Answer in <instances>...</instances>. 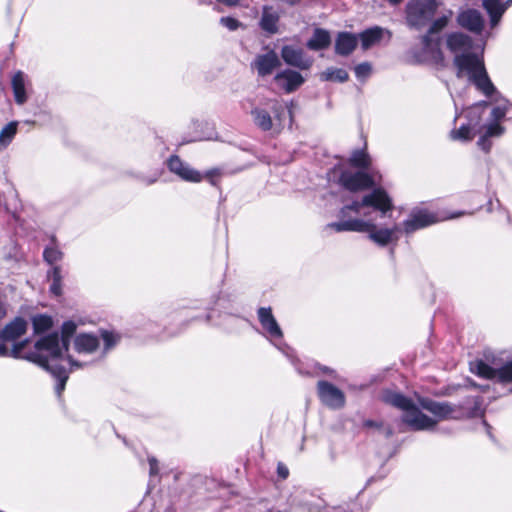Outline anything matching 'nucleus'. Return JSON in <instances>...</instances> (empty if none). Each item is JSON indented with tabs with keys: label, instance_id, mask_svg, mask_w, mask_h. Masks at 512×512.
Instances as JSON below:
<instances>
[{
	"label": "nucleus",
	"instance_id": "1",
	"mask_svg": "<svg viewBox=\"0 0 512 512\" xmlns=\"http://www.w3.org/2000/svg\"><path fill=\"white\" fill-rule=\"evenodd\" d=\"M472 38L462 32H451L445 35V46L454 54L453 64L458 78L467 77L485 96L496 92L491 82L481 56L470 52Z\"/></svg>",
	"mask_w": 512,
	"mask_h": 512
},
{
	"label": "nucleus",
	"instance_id": "2",
	"mask_svg": "<svg viewBox=\"0 0 512 512\" xmlns=\"http://www.w3.org/2000/svg\"><path fill=\"white\" fill-rule=\"evenodd\" d=\"M382 400L400 409L403 412L402 421L416 431L432 430L439 421L451 419L455 413V407L448 402L418 397L419 405L435 417L430 418L422 413L410 398L391 390L383 391Z\"/></svg>",
	"mask_w": 512,
	"mask_h": 512
},
{
	"label": "nucleus",
	"instance_id": "3",
	"mask_svg": "<svg viewBox=\"0 0 512 512\" xmlns=\"http://www.w3.org/2000/svg\"><path fill=\"white\" fill-rule=\"evenodd\" d=\"M25 357L28 361L49 371L58 380L56 385L58 395L65 389L68 379V373L63 362L68 363L71 367H80V364L73 361L69 356H61L57 335H48L37 341L34 349Z\"/></svg>",
	"mask_w": 512,
	"mask_h": 512
},
{
	"label": "nucleus",
	"instance_id": "4",
	"mask_svg": "<svg viewBox=\"0 0 512 512\" xmlns=\"http://www.w3.org/2000/svg\"><path fill=\"white\" fill-rule=\"evenodd\" d=\"M327 228H331L336 232H366L368 233V238L381 247L387 246L391 242H396L399 239L398 233L400 231V227L397 224L392 227L378 228L373 222L358 218L331 223L327 225Z\"/></svg>",
	"mask_w": 512,
	"mask_h": 512
},
{
	"label": "nucleus",
	"instance_id": "5",
	"mask_svg": "<svg viewBox=\"0 0 512 512\" xmlns=\"http://www.w3.org/2000/svg\"><path fill=\"white\" fill-rule=\"evenodd\" d=\"M453 16V11L448 10L444 15L435 19L427 33L422 37L423 52L428 60L432 63L445 67L446 61L442 51V41L439 33L447 27L450 19Z\"/></svg>",
	"mask_w": 512,
	"mask_h": 512
},
{
	"label": "nucleus",
	"instance_id": "6",
	"mask_svg": "<svg viewBox=\"0 0 512 512\" xmlns=\"http://www.w3.org/2000/svg\"><path fill=\"white\" fill-rule=\"evenodd\" d=\"M364 207H373L382 214H385L392 209V201L384 189L377 188L370 194L365 195L361 201H355L350 205L344 206L340 211V217L345 218L348 215V211H353L360 215Z\"/></svg>",
	"mask_w": 512,
	"mask_h": 512
},
{
	"label": "nucleus",
	"instance_id": "7",
	"mask_svg": "<svg viewBox=\"0 0 512 512\" xmlns=\"http://www.w3.org/2000/svg\"><path fill=\"white\" fill-rule=\"evenodd\" d=\"M436 0H411L406 5V20L409 26L420 28L425 26L437 11Z\"/></svg>",
	"mask_w": 512,
	"mask_h": 512
},
{
	"label": "nucleus",
	"instance_id": "8",
	"mask_svg": "<svg viewBox=\"0 0 512 512\" xmlns=\"http://www.w3.org/2000/svg\"><path fill=\"white\" fill-rule=\"evenodd\" d=\"M470 371L484 379L494 380L501 383L512 382V360L501 368H494L483 360H475L470 363Z\"/></svg>",
	"mask_w": 512,
	"mask_h": 512
},
{
	"label": "nucleus",
	"instance_id": "9",
	"mask_svg": "<svg viewBox=\"0 0 512 512\" xmlns=\"http://www.w3.org/2000/svg\"><path fill=\"white\" fill-rule=\"evenodd\" d=\"M340 184L347 190L355 192L374 186L375 181L371 175L364 171H342L339 177Z\"/></svg>",
	"mask_w": 512,
	"mask_h": 512
},
{
	"label": "nucleus",
	"instance_id": "10",
	"mask_svg": "<svg viewBox=\"0 0 512 512\" xmlns=\"http://www.w3.org/2000/svg\"><path fill=\"white\" fill-rule=\"evenodd\" d=\"M320 400L333 409L342 408L345 404V395L333 384L327 381H319L317 384Z\"/></svg>",
	"mask_w": 512,
	"mask_h": 512
},
{
	"label": "nucleus",
	"instance_id": "11",
	"mask_svg": "<svg viewBox=\"0 0 512 512\" xmlns=\"http://www.w3.org/2000/svg\"><path fill=\"white\" fill-rule=\"evenodd\" d=\"M457 23L470 32L480 34L484 28V18L475 9L462 10L457 15Z\"/></svg>",
	"mask_w": 512,
	"mask_h": 512
},
{
	"label": "nucleus",
	"instance_id": "12",
	"mask_svg": "<svg viewBox=\"0 0 512 512\" xmlns=\"http://www.w3.org/2000/svg\"><path fill=\"white\" fill-rule=\"evenodd\" d=\"M281 57L286 64L302 70L309 69L313 62L310 57L304 54L302 49L290 45L282 47Z\"/></svg>",
	"mask_w": 512,
	"mask_h": 512
},
{
	"label": "nucleus",
	"instance_id": "13",
	"mask_svg": "<svg viewBox=\"0 0 512 512\" xmlns=\"http://www.w3.org/2000/svg\"><path fill=\"white\" fill-rule=\"evenodd\" d=\"M438 221L436 215L426 210H415L410 217L403 222V229L406 233H412L418 229L427 227Z\"/></svg>",
	"mask_w": 512,
	"mask_h": 512
},
{
	"label": "nucleus",
	"instance_id": "14",
	"mask_svg": "<svg viewBox=\"0 0 512 512\" xmlns=\"http://www.w3.org/2000/svg\"><path fill=\"white\" fill-rule=\"evenodd\" d=\"M168 167L172 173L178 175L185 181L198 183L203 179L202 174L199 171L191 168L188 164L181 161L178 156H172L168 160Z\"/></svg>",
	"mask_w": 512,
	"mask_h": 512
},
{
	"label": "nucleus",
	"instance_id": "15",
	"mask_svg": "<svg viewBox=\"0 0 512 512\" xmlns=\"http://www.w3.org/2000/svg\"><path fill=\"white\" fill-rule=\"evenodd\" d=\"M274 82L277 87L284 90L286 93H291L304 83V78L299 72L286 69L275 75Z\"/></svg>",
	"mask_w": 512,
	"mask_h": 512
},
{
	"label": "nucleus",
	"instance_id": "16",
	"mask_svg": "<svg viewBox=\"0 0 512 512\" xmlns=\"http://www.w3.org/2000/svg\"><path fill=\"white\" fill-rule=\"evenodd\" d=\"M280 64L277 53L270 50L265 54L257 55L252 63V67L256 69L259 76L265 77L270 75Z\"/></svg>",
	"mask_w": 512,
	"mask_h": 512
},
{
	"label": "nucleus",
	"instance_id": "17",
	"mask_svg": "<svg viewBox=\"0 0 512 512\" xmlns=\"http://www.w3.org/2000/svg\"><path fill=\"white\" fill-rule=\"evenodd\" d=\"M258 318L261 326L270 338L281 339L283 337L282 330L272 314L270 307H261L258 309Z\"/></svg>",
	"mask_w": 512,
	"mask_h": 512
},
{
	"label": "nucleus",
	"instance_id": "18",
	"mask_svg": "<svg viewBox=\"0 0 512 512\" xmlns=\"http://www.w3.org/2000/svg\"><path fill=\"white\" fill-rule=\"evenodd\" d=\"M358 44V37L350 32L338 33L335 40V52L341 56L351 54Z\"/></svg>",
	"mask_w": 512,
	"mask_h": 512
},
{
	"label": "nucleus",
	"instance_id": "19",
	"mask_svg": "<svg viewBox=\"0 0 512 512\" xmlns=\"http://www.w3.org/2000/svg\"><path fill=\"white\" fill-rule=\"evenodd\" d=\"M482 5L490 17L491 27H495L507 9L501 0H483Z\"/></svg>",
	"mask_w": 512,
	"mask_h": 512
},
{
	"label": "nucleus",
	"instance_id": "20",
	"mask_svg": "<svg viewBox=\"0 0 512 512\" xmlns=\"http://www.w3.org/2000/svg\"><path fill=\"white\" fill-rule=\"evenodd\" d=\"M483 129L484 133L479 138L477 145L485 152H489L491 148L489 138L501 136L504 133V127L498 123H488Z\"/></svg>",
	"mask_w": 512,
	"mask_h": 512
},
{
	"label": "nucleus",
	"instance_id": "21",
	"mask_svg": "<svg viewBox=\"0 0 512 512\" xmlns=\"http://www.w3.org/2000/svg\"><path fill=\"white\" fill-rule=\"evenodd\" d=\"M26 329L27 322L23 318L17 317L4 327L1 337L4 340L12 341L22 336Z\"/></svg>",
	"mask_w": 512,
	"mask_h": 512
},
{
	"label": "nucleus",
	"instance_id": "22",
	"mask_svg": "<svg viewBox=\"0 0 512 512\" xmlns=\"http://www.w3.org/2000/svg\"><path fill=\"white\" fill-rule=\"evenodd\" d=\"M279 14L272 7H264L260 20V27L269 34L278 32Z\"/></svg>",
	"mask_w": 512,
	"mask_h": 512
},
{
	"label": "nucleus",
	"instance_id": "23",
	"mask_svg": "<svg viewBox=\"0 0 512 512\" xmlns=\"http://www.w3.org/2000/svg\"><path fill=\"white\" fill-rule=\"evenodd\" d=\"M330 43V33L325 29L316 28L306 45L310 50L319 51L328 48Z\"/></svg>",
	"mask_w": 512,
	"mask_h": 512
},
{
	"label": "nucleus",
	"instance_id": "24",
	"mask_svg": "<svg viewBox=\"0 0 512 512\" xmlns=\"http://www.w3.org/2000/svg\"><path fill=\"white\" fill-rule=\"evenodd\" d=\"M384 33L385 30L383 28L375 26L360 33L358 40L361 41L362 48L367 50L370 47L378 44L381 41Z\"/></svg>",
	"mask_w": 512,
	"mask_h": 512
},
{
	"label": "nucleus",
	"instance_id": "25",
	"mask_svg": "<svg viewBox=\"0 0 512 512\" xmlns=\"http://www.w3.org/2000/svg\"><path fill=\"white\" fill-rule=\"evenodd\" d=\"M25 75L22 71L16 72L11 81L14 98L17 104L22 105L26 102L27 96L25 91Z\"/></svg>",
	"mask_w": 512,
	"mask_h": 512
},
{
	"label": "nucleus",
	"instance_id": "26",
	"mask_svg": "<svg viewBox=\"0 0 512 512\" xmlns=\"http://www.w3.org/2000/svg\"><path fill=\"white\" fill-rule=\"evenodd\" d=\"M98 345V338L90 334H81L75 339V349L79 353H92Z\"/></svg>",
	"mask_w": 512,
	"mask_h": 512
},
{
	"label": "nucleus",
	"instance_id": "27",
	"mask_svg": "<svg viewBox=\"0 0 512 512\" xmlns=\"http://www.w3.org/2000/svg\"><path fill=\"white\" fill-rule=\"evenodd\" d=\"M76 331V324L73 321L64 322L62 325V335L61 339L58 338L59 347L61 349V356H63V351H68V345L70 338ZM59 337L58 334H56Z\"/></svg>",
	"mask_w": 512,
	"mask_h": 512
},
{
	"label": "nucleus",
	"instance_id": "28",
	"mask_svg": "<svg viewBox=\"0 0 512 512\" xmlns=\"http://www.w3.org/2000/svg\"><path fill=\"white\" fill-rule=\"evenodd\" d=\"M251 115L253 117V121L254 123L262 130L264 131H268L272 128V119H271V116L270 114L264 110V109H260V108H254L252 111H251Z\"/></svg>",
	"mask_w": 512,
	"mask_h": 512
},
{
	"label": "nucleus",
	"instance_id": "29",
	"mask_svg": "<svg viewBox=\"0 0 512 512\" xmlns=\"http://www.w3.org/2000/svg\"><path fill=\"white\" fill-rule=\"evenodd\" d=\"M17 132V122L8 123L0 131V151L5 149L13 140Z\"/></svg>",
	"mask_w": 512,
	"mask_h": 512
},
{
	"label": "nucleus",
	"instance_id": "30",
	"mask_svg": "<svg viewBox=\"0 0 512 512\" xmlns=\"http://www.w3.org/2000/svg\"><path fill=\"white\" fill-rule=\"evenodd\" d=\"M348 78L347 71L341 68H328L321 74V79L325 81L345 82Z\"/></svg>",
	"mask_w": 512,
	"mask_h": 512
},
{
	"label": "nucleus",
	"instance_id": "31",
	"mask_svg": "<svg viewBox=\"0 0 512 512\" xmlns=\"http://www.w3.org/2000/svg\"><path fill=\"white\" fill-rule=\"evenodd\" d=\"M349 163L354 167L367 169L371 164V159L364 150H355L349 158Z\"/></svg>",
	"mask_w": 512,
	"mask_h": 512
},
{
	"label": "nucleus",
	"instance_id": "32",
	"mask_svg": "<svg viewBox=\"0 0 512 512\" xmlns=\"http://www.w3.org/2000/svg\"><path fill=\"white\" fill-rule=\"evenodd\" d=\"M24 346H25V342L14 344L13 348L11 350H9L4 344H0V356L1 357L11 356L14 358H22V359L27 360V358L25 356H27L30 352L24 353L23 352Z\"/></svg>",
	"mask_w": 512,
	"mask_h": 512
},
{
	"label": "nucleus",
	"instance_id": "33",
	"mask_svg": "<svg viewBox=\"0 0 512 512\" xmlns=\"http://www.w3.org/2000/svg\"><path fill=\"white\" fill-rule=\"evenodd\" d=\"M32 324L35 333H43L52 327L53 321L50 316L37 315L33 317Z\"/></svg>",
	"mask_w": 512,
	"mask_h": 512
},
{
	"label": "nucleus",
	"instance_id": "34",
	"mask_svg": "<svg viewBox=\"0 0 512 512\" xmlns=\"http://www.w3.org/2000/svg\"><path fill=\"white\" fill-rule=\"evenodd\" d=\"M450 137L453 140L470 141L473 138V134L469 125H462L459 129L452 130Z\"/></svg>",
	"mask_w": 512,
	"mask_h": 512
},
{
	"label": "nucleus",
	"instance_id": "35",
	"mask_svg": "<svg viewBox=\"0 0 512 512\" xmlns=\"http://www.w3.org/2000/svg\"><path fill=\"white\" fill-rule=\"evenodd\" d=\"M508 105L506 103L499 104L496 107H494L490 114V122L489 123H498L500 124V121L504 119V117L507 114Z\"/></svg>",
	"mask_w": 512,
	"mask_h": 512
},
{
	"label": "nucleus",
	"instance_id": "36",
	"mask_svg": "<svg viewBox=\"0 0 512 512\" xmlns=\"http://www.w3.org/2000/svg\"><path fill=\"white\" fill-rule=\"evenodd\" d=\"M43 256L49 264H53L62 259L63 253L57 247H50L44 250Z\"/></svg>",
	"mask_w": 512,
	"mask_h": 512
},
{
	"label": "nucleus",
	"instance_id": "37",
	"mask_svg": "<svg viewBox=\"0 0 512 512\" xmlns=\"http://www.w3.org/2000/svg\"><path fill=\"white\" fill-rule=\"evenodd\" d=\"M371 65L367 62L357 65L354 69L355 75L358 79H366L371 74Z\"/></svg>",
	"mask_w": 512,
	"mask_h": 512
},
{
	"label": "nucleus",
	"instance_id": "38",
	"mask_svg": "<svg viewBox=\"0 0 512 512\" xmlns=\"http://www.w3.org/2000/svg\"><path fill=\"white\" fill-rule=\"evenodd\" d=\"M221 170L218 168H213L208 170L205 175H202L203 178H206L212 185L217 184V180L221 176Z\"/></svg>",
	"mask_w": 512,
	"mask_h": 512
},
{
	"label": "nucleus",
	"instance_id": "39",
	"mask_svg": "<svg viewBox=\"0 0 512 512\" xmlns=\"http://www.w3.org/2000/svg\"><path fill=\"white\" fill-rule=\"evenodd\" d=\"M220 23L230 31H234L240 26V22L232 17H222Z\"/></svg>",
	"mask_w": 512,
	"mask_h": 512
},
{
	"label": "nucleus",
	"instance_id": "40",
	"mask_svg": "<svg viewBox=\"0 0 512 512\" xmlns=\"http://www.w3.org/2000/svg\"><path fill=\"white\" fill-rule=\"evenodd\" d=\"M271 109L274 112L275 118L279 121H281L282 116L285 114L286 108L283 104H281L278 101H272Z\"/></svg>",
	"mask_w": 512,
	"mask_h": 512
},
{
	"label": "nucleus",
	"instance_id": "41",
	"mask_svg": "<svg viewBox=\"0 0 512 512\" xmlns=\"http://www.w3.org/2000/svg\"><path fill=\"white\" fill-rule=\"evenodd\" d=\"M102 338L105 342L106 349H109L112 346H114L118 340L116 335H114L113 333L108 332V331L103 332Z\"/></svg>",
	"mask_w": 512,
	"mask_h": 512
},
{
	"label": "nucleus",
	"instance_id": "42",
	"mask_svg": "<svg viewBox=\"0 0 512 512\" xmlns=\"http://www.w3.org/2000/svg\"><path fill=\"white\" fill-rule=\"evenodd\" d=\"M49 276H51L52 282H61V268L59 266H54L51 272H49Z\"/></svg>",
	"mask_w": 512,
	"mask_h": 512
},
{
	"label": "nucleus",
	"instance_id": "43",
	"mask_svg": "<svg viewBox=\"0 0 512 512\" xmlns=\"http://www.w3.org/2000/svg\"><path fill=\"white\" fill-rule=\"evenodd\" d=\"M149 466H150V476L157 475L159 472L158 461L155 457L148 458Z\"/></svg>",
	"mask_w": 512,
	"mask_h": 512
},
{
	"label": "nucleus",
	"instance_id": "44",
	"mask_svg": "<svg viewBox=\"0 0 512 512\" xmlns=\"http://www.w3.org/2000/svg\"><path fill=\"white\" fill-rule=\"evenodd\" d=\"M277 474L281 479H286L289 476V470L283 463H278Z\"/></svg>",
	"mask_w": 512,
	"mask_h": 512
},
{
	"label": "nucleus",
	"instance_id": "45",
	"mask_svg": "<svg viewBox=\"0 0 512 512\" xmlns=\"http://www.w3.org/2000/svg\"><path fill=\"white\" fill-rule=\"evenodd\" d=\"M50 291L58 296L61 294V282H52L51 286H50Z\"/></svg>",
	"mask_w": 512,
	"mask_h": 512
},
{
	"label": "nucleus",
	"instance_id": "46",
	"mask_svg": "<svg viewBox=\"0 0 512 512\" xmlns=\"http://www.w3.org/2000/svg\"><path fill=\"white\" fill-rule=\"evenodd\" d=\"M486 106H488V103H487L486 101H482V102H480V103L476 104V105L473 107V109H472V110H473V111H476V110H479V109H481V108H483V107H486Z\"/></svg>",
	"mask_w": 512,
	"mask_h": 512
},
{
	"label": "nucleus",
	"instance_id": "47",
	"mask_svg": "<svg viewBox=\"0 0 512 512\" xmlns=\"http://www.w3.org/2000/svg\"><path fill=\"white\" fill-rule=\"evenodd\" d=\"M365 426L372 427V426H376V424L374 422H372V421H366L365 422Z\"/></svg>",
	"mask_w": 512,
	"mask_h": 512
},
{
	"label": "nucleus",
	"instance_id": "48",
	"mask_svg": "<svg viewBox=\"0 0 512 512\" xmlns=\"http://www.w3.org/2000/svg\"><path fill=\"white\" fill-rule=\"evenodd\" d=\"M391 4H398L400 3L402 0H388Z\"/></svg>",
	"mask_w": 512,
	"mask_h": 512
},
{
	"label": "nucleus",
	"instance_id": "49",
	"mask_svg": "<svg viewBox=\"0 0 512 512\" xmlns=\"http://www.w3.org/2000/svg\"><path fill=\"white\" fill-rule=\"evenodd\" d=\"M323 372L327 373V374H331L332 373V371L330 369L326 368V367L323 369Z\"/></svg>",
	"mask_w": 512,
	"mask_h": 512
},
{
	"label": "nucleus",
	"instance_id": "50",
	"mask_svg": "<svg viewBox=\"0 0 512 512\" xmlns=\"http://www.w3.org/2000/svg\"><path fill=\"white\" fill-rule=\"evenodd\" d=\"M505 5H507V8H508L510 5H512V0H507L505 2Z\"/></svg>",
	"mask_w": 512,
	"mask_h": 512
},
{
	"label": "nucleus",
	"instance_id": "51",
	"mask_svg": "<svg viewBox=\"0 0 512 512\" xmlns=\"http://www.w3.org/2000/svg\"><path fill=\"white\" fill-rule=\"evenodd\" d=\"M1 314H4V312L0 309V315H1Z\"/></svg>",
	"mask_w": 512,
	"mask_h": 512
}]
</instances>
